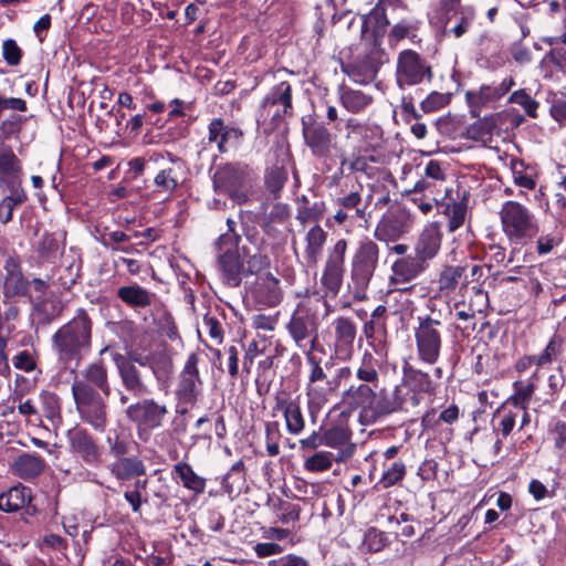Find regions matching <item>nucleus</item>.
I'll list each match as a JSON object with an SVG mask.
<instances>
[{"mask_svg": "<svg viewBox=\"0 0 566 566\" xmlns=\"http://www.w3.org/2000/svg\"><path fill=\"white\" fill-rule=\"evenodd\" d=\"M94 322L85 308H77L71 319L52 335V347L57 361L74 371L93 348Z\"/></svg>", "mask_w": 566, "mask_h": 566, "instance_id": "1", "label": "nucleus"}, {"mask_svg": "<svg viewBox=\"0 0 566 566\" xmlns=\"http://www.w3.org/2000/svg\"><path fill=\"white\" fill-rule=\"evenodd\" d=\"M113 360L115 363L120 384L124 388V391H118L120 406H126L128 403L129 395L135 398H142L150 392L142 371L135 363H138L140 366H149L157 377L159 369H163L164 373H169L172 366L171 360L165 356L157 360L148 356L145 358L129 359L117 353L113 356Z\"/></svg>", "mask_w": 566, "mask_h": 566, "instance_id": "2", "label": "nucleus"}, {"mask_svg": "<svg viewBox=\"0 0 566 566\" xmlns=\"http://www.w3.org/2000/svg\"><path fill=\"white\" fill-rule=\"evenodd\" d=\"M211 180L216 193L228 196L233 202L249 201L252 187V170L242 163H224L212 169Z\"/></svg>", "mask_w": 566, "mask_h": 566, "instance_id": "3", "label": "nucleus"}, {"mask_svg": "<svg viewBox=\"0 0 566 566\" xmlns=\"http://www.w3.org/2000/svg\"><path fill=\"white\" fill-rule=\"evenodd\" d=\"M502 231L511 243L526 244L539 231V224L534 212L526 206L509 200L500 210Z\"/></svg>", "mask_w": 566, "mask_h": 566, "instance_id": "4", "label": "nucleus"}, {"mask_svg": "<svg viewBox=\"0 0 566 566\" xmlns=\"http://www.w3.org/2000/svg\"><path fill=\"white\" fill-rule=\"evenodd\" d=\"M319 300H304L293 311L286 329L295 345L304 352H313L318 344Z\"/></svg>", "mask_w": 566, "mask_h": 566, "instance_id": "5", "label": "nucleus"}, {"mask_svg": "<svg viewBox=\"0 0 566 566\" xmlns=\"http://www.w3.org/2000/svg\"><path fill=\"white\" fill-rule=\"evenodd\" d=\"M71 391L80 419L94 430L104 432L107 426L106 397L88 385L71 387Z\"/></svg>", "mask_w": 566, "mask_h": 566, "instance_id": "6", "label": "nucleus"}, {"mask_svg": "<svg viewBox=\"0 0 566 566\" xmlns=\"http://www.w3.org/2000/svg\"><path fill=\"white\" fill-rule=\"evenodd\" d=\"M418 325L413 336L418 359L428 365H434L441 355L444 326L441 321L431 315L417 317Z\"/></svg>", "mask_w": 566, "mask_h": 566, "instance_id": "7", "label": "nucleus"}, {"mask_svg": "<svg viewBox=\"0 0 566 566\" xmlns=\"http://www.w3.org/2000/svg\"><path fill=\"white\" fill-rule=\"evenodd\" d=\"M292 114V86L289 82L283 81L273 86L264 96L258 112V122L269 125L270 132H272Z\"/></svg>", "mask_w": 566, "mask_h": 566, "instance_id": "8", "label": "nucleus"}, {"mask_svg": "<svg viewBox=\"0 0 566 566\" xmlns=\"http://www.w3.org/2000/svg\"><path fill=\"white\" fill-rule=\"evenodd\" d=\"M379 247L369 238L361 239L354 251L350 262V277L356 291L364 292L379 263Z\"/></svg>", "mask_w": 566, "mask_h": 566, "instance_id": "9", "label": "nucleus"}, {"mask_svg": "<svg viewBox=\"0 0 566 566\" xmlns=\"http://www.w3.org/2000/svg\"><path fill=\"white\" fill-rule=\"evenodd\" d=\"M432 77L431 65L418 52L407 49L398 54L396 83L399 88L405 90L409 86L431 82Z\"/></svg>", "mask_w": 566, "mask_h": 566, "instance_id": "10", "label": "nucleus"}, {"mask_svg": "<svg viewBox=\"0 0 566 566\" xmlns=\"http://www.w3.org/2000/svg\"><path fill=\"white\" fill-rule=\"evenodd\" d=\"M388 62V55L380 43L373 42L369 50L357 56L352 63L343 67V71L359 84L373 82L380 67Z\"/></svg>", "mask_w": 566, "mask_h": 566, "instance_id": "11", "label": "nucleus"}, {"mask_svg": "<svg viewBox=\"0 0 566 566\" xmlns=\"http://www.w3.org/2000/svg\"><path fill=\"white\" fill-rule=\"evenodd\" d=\"M168 409L151 398H143L127 406L126 418L138 428L154 430L163 424Z\"/></svg>", "mask_w": 566, "mask_h": 566, "instance_id": "12", "label": "nucleus"}, {"mask_svg": "<svg viewBox=\"0 0 566 566\" xmlns=\"http://www.w3.org/2000/svg\"><path fill=\"white\" fill-rule=\"evenodd\" d=\"M347 247L348 244L345 239L337 240L328 251L325 262L321 282L333 296L338 294L343 283Z\"/></svg>", "mask_w": 566, "mask_h": 566, "instance_id": "13", "label": "nucleus"}, {"mask_svg": "<svg viewBox=\"0 0 566 566\" xmlns=\"http://www.w3.org/2000/svg\"><path fill=\"white\" fill-rule=\"evenodd\" d=\"M199 356L191 353L179 375L176 389L177 398L180 402L193 405L202 391V380L198 369Z\"/></svg>", "mask_w": 566, "mask_h": 566, "instance_id": "14", "label": "nucleus"}, {"mask_svg": "<svg viewBox=\"0 0 566 566\" xmlns=\"http://www.w3.org/2000/svg\"><path fill=\"white\" fill-rule=\"evenodd\" d=\"M71 451L88 465H97L102 461V449L93 436L84 428L74 427L66 432Z\"/></svg>", "mask_w": 566, "mask_h": 566, "instance_id": "15", "label": "nucleus"}, {"mask_svg": "<svg viewBox=\"0 0 566 566\" xmlns=\"http://www.w3.org/2000/svg\"><path fill=\"white\" fill-rule=\"evenodd\" d=\"M218 264L222 273L224 282L232 287H238L241 284L244 261L242 258V245L238 247L217 244Z\"/></svg>", "mask_w": 566, "mask_h": 566, "instance_id": "16", "label": "nucleus"}, {"mask_svg": "<svg viewBox=\"0 0 566 566\" xmlns=\"http://www.w3.org/2000/svg\"><path fill=\"white\" fill-rule=\"evenodd\" d=\"M3 270L6 272L2 285L3 302L10 303L18 296H27L30 291V281L22 272L20 258L10 255L6 259Z\"/></svg>", "mask_w": 566, "mask_h": 566, "instance_id": "17", "label": "nucleus"}, {"mask_svg": "<svg viewBox=\"0 0 566 566\" xmlns=\"http://www.w3.org/2000/svg\"><path fill=\"white\" fill-rule=\"evenodd\" d=\"M409 216L403 211L384 214L374 230V238L385 243L399 240L409 232Z\"/></svg>", "mask_w": 566, "mask_h": 566, "instance_id": "18", "label": "nucleus"}, {"mask_svg": "<svg viewBox=\"0 0 566 566\" xmlns=\"http://www.w3.org/2000/svg\"><path fill=\"white\" fill-rule=\"evenodd\" d=\"M242 137L243 132L239 127L227 125L221 117L212 118L208 125V142L216 144L221 154L238 147Z\"/></svg>", "mask_w": 566, "mask_h": 566, "instance_id": "19", "label": "nucleus"}, {"mask_svg": "<svg viewBox=\"0 0 566 566\" xmlns=\"http://www.w3.org/2000/svg\"><path fill=\"white\" fill-rule=\"evenodd\" d=\"M515 85L513 77H506L499 84L481 85L476 91H468L465 98L471 107L473 116H479L478 111L491 102L503 97Z\"/></svg>", "mask_w": 566, "mask_h": 566, "instance_id": "20", "label": "nucleus"}, {"mask_svg": "<svg viewBox=\"0 0 566 566\" xmlns=\"http://www.w3.org/2000/svg\"><path fill=\"white\" fill-rule=\"evenodd\" d=\"M303 136L305 144L315 157L329 156L333 148V135L324 124L303 122Z\"/></svg>", "mask_w": 566, "mask_h": 566, "instance_id": "21", "label": "nucleus"}, {"mask_svg": "<svg viewBox=\"0 0 566 566\" xmlns=\"http://www.w3.org/2000/svg\"><path fill=\"white\" fill-rule=\"evenodd\" d=\"M82 378H74L72 388L77 385H88L91 389L101 391L105 397H109L112 388L108 378V369L102 359L87 364L81 371Z\"/></svg>", "mask_w": 566, "mask_h": 566, "instance_id": "22", "label": "nucleus"}, {"mask_svg": "<svg viewBox=\"0 0 566 566\" xmlns=\"http://www.w3.org/2000/svg\"><path fill=\"white\" fill-rule=\"evenodd\" d=\"M334 329V352L339 358L350 356L356 338L357 329L353 319L338 316L332 323Z\"/></svg>", "mask_w": 566, "mask_h": 566, "instance_id": "23", "label": "nucleus"}, {"mask_svg": "<svg viewBox=\"0 0 566 566\" xmlns=\"http://www.w3.org/2000/svg\"><path fill=\"white\" fill-rule=\"evenodd\" d=\"M24 509V514L34 515L38 510L32 504V492L29 488L18 484L0 494V510L7 513Z\"/></svg>", "mask_w": 566, "mask_h": 566, "instance_id": "24", "label": "nucleus"}, {"mask_svg": "<svg viewBox=\"0 0 566 566\" xmlns=\"http://www.w3.org/2000/svg\"><path fill=\"white\" fill-rule=\"evenodd\" d=\"M22 161L11 146L0 142V184L6 186L22 185Z\"/></svg>", "mask_w": 566, "mask_h": 566, "instance_id": "25", "label": "nucleus"}, {"mask_svg": "<svg viewBox=\"0 0 566 566\" xmlns=\"http://www.w3.org/2000/svg\"><path fill=\"white\" fill-rule=\"evenodd\" d=\"M250 294L255 303L269 307L276 306L282 300L280 282L270 273L256 277Z\"/></svg>", "mask_w": 566, "mask_h": 566, "instance_id": "26", "label": "nucleus"}, {"mask_svg": "<svg viewBox=\"0 0 566 566\" xmlns=\"http://www.w3.org/2000/svg\"><path fill=\"white\" fill-rule=\"evenodd\" d=\"M325 446L336 449V462H345L355 452L356 446L352 442V431L343 426H334L323 431Z\"/></svg>", "mask_w": 566, "mask_h": 566, "instance_id": "27", "label": "nucleus"}, {"mask_svg": "<svg viewBox=\"0 0 566 566\" xmlns=\"http://www.w3.org/2000/svg\"><path fill=\"white\" fill-rule=\"evenodd\" d=\"M442 233L438 222L427 224L420 232L415 245L416 255L428 264L439 252L441 247Z\"/></svg>", "mask_w": 566, "mask_h": 566, "instance_id": "28", "label": "nucleus"}, {"mask_svg": "<svg viewBox=\"0 0 566 566\" xmlns=\"http://www.w3.org/2000/svg\"><path fill=\"white\" fill-rule=\"evenodd\" d=\"M427 266L428 264L420 260L416 254L413 256L405 255L399 258L391 265L392 274L390 276V282L396 285L408 284L420 275Z\"/></svg>", "mask_w": 566, "mask_h": 566, "instance_id": "29", "label": "nucleus"}, {"mask_svg": "<svg viewBox=\"0 0 566 566\" xmlns=\"http://www.w3.org/2000/svg\"><path fill=\"white\" fill-rule=\"evenodd\" d=\"M325 210L326 205L324 200L311 199L305 195L296 198L295 219L303 228L310 223L318 224L324 217Z\"/></svg>", "mask_w": 566, "mask_h": 566, "instance_id": "30", "label": "nucleus"}, {"mask_svg": "<svg viewBox=\"0 0 566 566\" xmlns=\"http://www.w3.org/2000/svg\"><path fill=\"white\" fill-rule=\"evenodd\" d=\"M44 459L36 453H22L10 464L11 473L23 480L36 478L44 471Z\"/></svg>", "mask_w": 566, "mask_h": 566, "instance_id": "31", "label": "nucleus"}, {"mask_svg": "<svg viewBox=\"0 0 566 566\" xmlns=\"http://www.w3.org/2000/svg\"><path fill=\"white\" fill-rule=\"evenodd\" d=\"M275 409L282 411L286 430L292 436H297L305 428V419L297 401L289 398H277Z\"/></svg>", "mask_w": 566, "mask_h": 566, "instance_id": "32", "label": "nucleus"}, {"mask_svg": "<svg viewBox=\"0 0 566 566\" xmlns=\"http://www.w3.org/2000/svg\"><path fill=\"white\" fill-rule=\"evenodd\" d=\"M108 470L120 481L137 479L146 473V465L138 457H123L109 463Z\"/></svg>", "mask_w": 566, "mask_h": 566, "instance_id": "33", "label": "nucleus"}, {"mask_svg": "<svg viewBox=\"0 0 566 566\" xmlns=\"http://www.w3.org/2000/svg\"><path fill=\"white\" fill-rule=\"evenodd\" d=\"M449 189L444 190V196L441 197L440 208H442V213L448 218V230L449 232H454L459 228H461L465 221L467 212H468V197L464 193L461 200H450L446 201V196L448 195Z\"/></svg>", "mask_w": 566, "mask_h": 566, "instance_id": "34", "label": "nucleus"}, {"mask_svg": "<svg viewBox=\"0 0 566 566\" xmlns=\"http://www.w3.org/2000/svg\"><path fill=\"white\" fill-rule=\"evenodd\" d=\"M402 379L405 380V385H408L420 400L423 395H431L436 390V386L430 376L420 369L413 368L409 364H405L402 367Z\"/></svg>", "mask_w": 566, "mask_h": 566, "instance_id": "35", "label": "nucleus"}, {"mask_svg": "<svg viewBox=\"0 0 566 566\" xmlns=\"http://www.w3.org/2000/svg\"><path fill=\"white\" fill-rule=\"evenodd\" d=\"M327 240V232L319 226L313 224L305 234L304 258L308 265H316Z\"/></svg>", "mask_w": 566, "mask_h": 566, "instance_id": "36", "label": "nucleus"}, {"mask_svg": "<svg viewBox=\"0 0 566 566\" xmlns=\"http://www.w3.org/2000/svg\"><path fill=\"white\" fill-rule=\"evenodd\" d=\"M9 195L4 196L0 200V223L8 224L13 219V211L15 208L22 206L28 200V195L22 187L18 186H6Z\"/></svg>", "mask_w": 566, "mask_h": 566, "instance_id": "37", "label": "nucleus"}, {"mask_svg": "<svg viewBox=\"0 0 566 566\" xmlns=\"http://www.w3.org/2000/svg\"><path fill=\"white\" fill-rule=\"evenodd\" d=\"M389 21L386 15V9L380 4H376V7L364 17L361 24V34L363 36L369 30L373 33V42L381 44V38L385 35Z\"/></svg>", "mask_w": 566, "mask_h": 566, "instance_id": "38", "label": "nucleus"}, {"mask_svg": "<svg viewBox=\"0 0 566 566\" xmlns=\"http://www.w3.org/2000/svg\"><path fill=\"white\" fill-rule=\"evenodd\" d=\"M171 163L170 167L160 170L154 179V184L159 191L172 192L181 182L184 164L179 158H171Z\"/></svg>", "mask_w": 566, "mask_h": 566, "instance_id": "39", "label": "nucleus"}, {"mask_svg": "<svg viewBox=\"0 0 566 566\" xmlns=\"http://www.w3.org/2000/svg\"><path fill=\"white\" fill-rule=\"evenodd\" d=\"M117 297L130 307L145 308L151 304L154 294L138 284H133L119 287Z\"/></svg>", "mask_w": 566, "mask_h": 566, "instance_id": "40", "label": "nucleus"}, {"mask_svg": "<svg viewBox=\"0 0 566 566\" xmlns=\"http://www.w3.org/2000/svg\"><path fill=\"white\" fill-rule=\"evenodd\" d=\"M375 392L369 384H360L358 386H350L345 391V399L352 407L360 408L365 416L368 417Z\"/></svg>", "mask_w": 566, "mask_h": 566, "instance_id": "41", "label": "nucleus"}, {"mask_svg": "<svg viewBox=\"0 0 566 566\" xmlns=\"http://www.w3.org/2000/svg\"><path fill=\"white\" fill-rule=\"evenodd\" d=\"M43 417L55 428L63 422L60 397L49 390H42L39 395Z\"/></svg>", "mask_w": 566, "mask_h": 566, "instance_id": "42", "label": "nucleus"}, {"mask_svg": "<svg viewBox=\"0 0 566 566\" xmlns=\"http://www.w3.org/2000/svg\"><path fill=\"white\" fill-rule=\"evenodd\" d=\"M174 472L180 479L182 485L196 493H203L206 489V479L199 476L191 465L187 462H178L174 465Z\"/></svg>", "mask_w": 566, "mask_h": 566, "instance_id": "43", "label": "nucleus"}, {"mask_svg": "<svg viewBox=\"0 0 566 566\" xmlns=\"http://www.w3.org/2000/svg\"><path fill=\"white\" fill-rule=\"evenodd\" d=\"M398 410H400L399 402L395 399L394 392H387L382 389L379 392H375L368 417L377 419Z\"/></svg>", "mask_w": 566, "mask_h": 566, "instance_id": "44", "label": "nucleus"}, {"mask_svg": "<svg viewBox=\"0 0 566 566\" xmlns=\"http://www.w3.org/2000/svg\"><path fill=\"white\" fill-rule=\"evenodd\" d=\"M242 258L244 261L243 275L258 274L270 266V259L262 250L251 249L248 245H242Z\"/></svg>", "mask_w": 566, "mask_h": 566, "instance_id": "45", "label": "nucleus"}, {"mask_svg": "<svg viewBox=\"0 0 566 566\" xmlns=\"http://www.w3.org/2000/svg\"><path fill=\"white\" fill-rule=\"evenodd\" d=\"M340 104L350 113H359L373 101L371 96L358 90L343 87L339 94Z\"/></svg>", "mask_w": 566, "mask_h": 566, "instance_id": "46", "label": "nucleus"}, {"mask_svg": "<svg viewBox=\"0 0 566 566\" xmlns=\"http://www.w3.org/2000/svg\"><path fill=\"white\" fill-rule=\"evenodd\" d=\"M465 273V268L462 265H446L439 274L438 290L443 294H449L455 291L461 279Z\"/></svg>", "mask_w": 566, "mask_h": 566, "instance_id": "47", "label": "nucleus"}, {"mask_svg": "<svg viewBox=\"0 0 566 566\" xmlns=\"http://www.w3.org/2000/svg\"><path fill=\"white\" fill-rule=\"evenodd\" d=\"M39 350L34 345H30L29 347L19 350L12 357V364L14 368L22 370L27 374H31L38 370L41 374V369H39Z\"/></svg>", "mask_w": 566, "mask_h": 566, "instance_id": "48", "label": "nucleus"}, {"mask_svg": "<svg viewBox=\"0 0 566 566\" xmlns=\"http://www.w3.org/2000/svg\"><path fill=\"white\" fill-rule=\"evenodd\" d=\"M305 354L306 361L311 368L308 375L307 395L313 397H322L324 395L322 389L317 386V382L325 380L327 376L319 361L313 355V352L306 350Z\"/></svg>", "mask_w": 566, "mask_h": 566, "instance_id": "49", "label": "nucleus"}, {"mask_svg": "<svg viewBox=\"0 0 566 566\" xmlns=\"http://www.w3.org/2000/svg\"><path fill=\"white\" fill-rule=\"evenodd\" d=\"M287 181V171L283 167L274 166L266 170L264 184L266 190L271 193L273 199L281 196V191Z\"/></svg>", "mask_w": 566, "mask_h": 566, "instance_id": "50", "label": "nucleus"}, {"mask_svg": "<svg viewBox=\"0 0 566 566\" xmlns=\"http://www.w3.org/2000/svg\"><path fill=\"white\" fill-rule=\"evenodd\" d=\"M379 361L371 354L365 353L361 364L356 370V377L366 384L376 386L379 380Z\"/></svg>", "mask_w": 566, "mask_h": 566, "instance_id": "51", "label": "nucleus"}, {"mask_svg": "<svg viewBox=\"0 0 566 566\" xmlns=\"http://www.w3.org/2000/svg\"><path fill=\"white\" fill-rule=\"evenodd\" d=\"M514 394L507 399V403L513 405L522 410H527L530 401L535 392L536 386L534 381L524 385L521 381L513 384Z\"/></svg>", "mask_w": 566, "mask_h": 566, "instance_id": "52", "label": "nucleus"}, {"mask_svg": "<svg viewBox=\"0 0 566 566\" xmlns=\"http://www.w3.org/2000/svg\"><path fill=\"white\" fill-rule=\"evenodd\" d=\"M333 462H336V455L328 451H317L304 461V469L310 472H324L328 470Z\"/></svg>", "mask_w": 566, "mask_h": 566, "instance_id": "53", "label": "nucleus"}, {"mask_svg": "<svg viewBox=\"0 0 566 566\" xmlns=\"http://www.w3.org/2000/svg\"><path fill=\"white\" fill-rule=\"evenodd\" d=\"M361 196L360 192L355 190L335 199V203L345 211L354 213L359 219L365 218V208H360Z\"/></svg>", "mask_w": 566, "mask_h": 566, "instance_id": "54", "label": "nucleus"}, {"mask_svg": "<svg viewBox=\"0 0 566 566\" xmlns=\"http://www.w3.org/2000/svg\"><path fill=\"white\" fill-rule=\"evenodd\" d=\"M387 545L386 534L375 527L366 531L361 549L367 553H378Z\"/></svg>", "mask_w": 566, "mask_h": 566, "instance_id": "55", "label": "nucleus"}, {"mask_svg": "<svg viewBox=\"0 0 566 566\" xmlns=\"http://www.w3.org/2000/svg\"><path fill=\"white\" fill-rule=\"evenodd\" d=\"M394 396L397 402H399L400 410H408L409 408H415L420 405V399L417 398L413 390L408 385H405V380H401V384L397 385L394 389Z\"/></svg>", "mask_w": 566, "mask_h": 566, "instance_id": "56", "label": "nucleus"}, {"mask_svg": "<svg viewBox=\"0 0 566 566\" xmlns=\"http://www.w3.org/2000/svg\"><path fill=\"white\" fill-rule=\"evenodd\" d=\"M27 117L11 114L0 123V135L2 139H10L20 134Z\"/></svg>", "mask_w": 566, "mask_h": 566, "instance_id": "57", "label": "nucleus"}, {"mask_svg": "<svg viewBox=\"0 0 566 566\" xmlns=\"http://www.w3.org/2000/svg\"><path fill=\"white\" fill-rule=\"evenodd\" d=\"M545 42L553 46L547 54V59L558 71L566 73V49L560 43L559 38H549Z\"/></svg>", "mask_w": 566, "mask_h": 566, "instance_id": "58", "label": "nucleus"}, {"mask_svg": "<svg viewBox=\"0 0 566 566\" xmlns=\"http://www.w3.org/2000/svg\"><path fill=\"white\" fill-rule=\"evenodd\" d=\"M510 103L518 104L525 113L532 117H537L538 102H536L525 90L513 92L509 97Z\"/></svg>", "mask_w": 566, "mask_h": 566, "instance_id": "59", "label": "nucleus"}, {"mask_svg": "<svg viewBox=\"0 0 566 566\" xmlns=\"http://www.w3.org/2000/svg\"><path fill=\"white\" fill-rule=\"evenodd\" d=\"M59 240L53 233L45 232L36 244L39 255L49 260L56 255L59 251Z\"/></svg>", "mask_w": 566, "mask_h": 566, "instance_id": "60", "label": "nucleus"}, {"mask_svg": "<svg viewBox=\"0 0 566 566\" xmlns=\"http://www.w3.org/2000/svg\"><path fill=\"white\" fill-rule=\"evenodd\" d=\"M566 345V336L555 333L542 350L548 364H552L563 352Z\"/></svg>", "mask_w": 566, "mask_h": 566, "instance_id": "61", "label": "nucleus"}, {"mask_svg": "<svg viewBox=\"0 0 566 566\" xmlns=\"http://www.w3.org/2000/svg\"><path fill=\"white\" fill-rule=\"evenodd\" d=\"M409 199L423 214H428L432 211L433 203L439 207L441 202V198L429 196L427 193L422 195L421 192H416L415 190H410Z\"/></svg>", "mask_w": 566, "mask_h": 566, "instance_id": "62", "label": "nucleus"}, {"mask_svg": "<svg viewBox=\"0 0 566 566\" xmlns=\"http://www.w3.org/2000/svg\"><path fill=\"white\" fill-rule=\"evenodd\" d=\"M494 124L489 119H483L474 123L468 128V135L471 139L476 142H485L490 139Z\"/></svg>", "mask_w": 566, "mask_h": 566, "instance_id": "63", "label": "nucleus"}, {"mask_svg": "<svg viewBox=\"0 0 566 566\" xmlns=\"http://www.w3.org/2000/svg\"><path fill=\"white\" fill-rule=\"evenodd\" d=\"M406 474V467L402 462H394L382 474L380 483L384 488L395 485L403 479Z\"/></svg>", "mask_w": 566, "mask_h": 566, "instance_id": "64", "label": "nucleus"}]
</instances>
